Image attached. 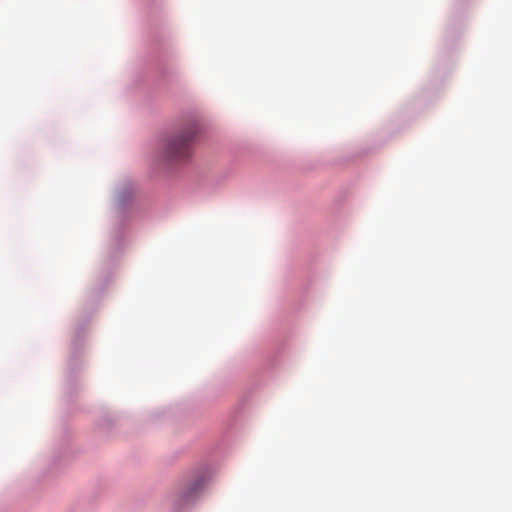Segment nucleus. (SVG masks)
I'll return each instance as SVG.
<instances>
[{"label":"nucleus","instance_id":"f257e3e1","mask_svg":"<svg viewBox=\"0 0 512 512\" xmlns=\"http://www.w3.org/2000/svg\"><path fill=\"white\" fill-rule=\"evenodd\" d=\"M195 133V129L189 128L171 139L167 143L165 156L171 160H181L188 157Z\"/></svg>","mask_w":512,"mask_h":512},{"label":"nucleus","instance_id":"f03ea898","mask_svg":"<svg viewBox=\"0 0 512 512\" xmlns=\"http://www.w3.org/2000/svg\"><path fill=\"white\" fill-rule=\"evenodd\" d=\"M200 486H201V482L195 483L193 485V487L190 489V493L195 492Z\"/></svg>","mask_w":512,"mask_h":512}]
</instances>
